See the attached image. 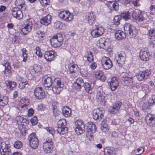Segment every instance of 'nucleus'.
<instances>
[{"label": "nucleus", "mask_w": 155, "mask_h": 155, "mask_svg": "<svg viewBox=\"0 0 155 155\" xmlns=\"http://www.w3.org/2000/svg\"><path fill=\"white\" fill-rule=\"evenodd\" d=\"M80 74L82 77L86 78L88 75L87 71L86 69L81 68L80 70Z\"/></svg>", "instance_id": "052dcab7"}, {"label": "nucleus", "mask_w": 155, "mask_h": 155, "mask_svg": "<svg viewBox=\"0 0 155 155\" xmlns=\"http://www.w3.org/2000/svg\"><path fill=\"white\" fill-rule=\"evenodd\" d=\"M35 50H36L35 53L38 56V58H40L42 56V54L40 48L38 46L36 47Z\"/></svg>", "instance_id": "13d9d810"}, {"label": "nucleus", "mask_w": 155, "mask_h": 155, "mask_svg": "<svg viewBox=\"0 0 155 155\" xmlns=\"http://www.w3.org/2000/svg\"><path fill=\"white\" fill-rule=\"evenodd\" d=\"M55 52L53 51H48L45 52L44 54L45 58L47 61H51L54 60Z\"/></svg>", "instance_id": "5701e85b"}, {"label": "nucleus", "mask_w": 155, "mask_h": 155, "mask_svg": "<svg viewBox=\"0 0 155 155\" xmlns=\"http://www.w3.org/2000/svg\"><path fill=\"white\" fill-rule=\"evenodd\" d=\"M142 72L145 79L148 78L151 73V70L149 69H146L145 70L142 71Z\"/></svg>", "instance_id": "8fccbe9b"}, {"label": "nucleus", "mask_w": 155, "mask_h": 155, "mask_svg": "<svg viewBox=\"0 0 155 155\" xmlns=\"http://www.w3.org/2000/svg\"><path fill=\"white\" fill-rule=\"evenodd\" d=\"M126 3L133 4L135 6H137V3L140 0H126Z\"/></svg>", "instance_id": "69168bd1"}, {"label": "nucleus", "mask_w": 155, "mask_h": 155, "mask_svg": "<svg viewBox=\"0 0 155 155\" xmlns=\"http://www.w3.org/2000/svg\"><path fill=\"white\" fill-rule=\"evenodd\" d=\"M41 5L45 6L50 5V0H39Z\"/></svg>", "instance_id": "680f3d73"}, {"label": "nucleus", "mask_w": 155, "mask_h": 155, "mask_svg": "<svg viewBox=\"0 0 155 155\" xmlns=\"http://www.w3.org/2000/svg\"><path fill=\"white\" fill-rule=\"evenodd\" d=\"M23 146L22 142L20 141H15L14 144V147L17 149H20Z\"/></svg>", "instance_id": "864d4df0"}, {"label": "nucleus", "mask_w": 155, "mask_h": 155, "mask_svg": "<svg viewBox=\"0 0 155 155\" xmlns=\"http://www.w3.org/2000/svg\"><path fill=\"white\" fill-rule=\"evenodd\" d=\"M30 83L28 81L20 83L19 84V87L20 89H23L26 87H28L30 85Z\"/></svg>", "instance_id": "3c124183"}, {"label": "nucleus", "mask_w": 155, "mask_h": 155, "mask_svg": "<svg viewBox=\"0 0 155 155\" xmlns=\"http://www.w3.org/2000/svg\"><path fill=\"white\" fill-rule=\"evenodd\" d=\"M28 140L31 148L33 149H35L38 147L39 141L35 133H32L28 136Z\"/></svg>", "instance_id": "39448f33"}, {"label": "nucleus", "mask_w": 155, "mask_h": 155, "mask_svg": "<svg viewBox=\"0 0 155 155\" xmlns=\"http://www.w3.org/2000/svg\"><path fill=\"white\" fill-rule=\"evenodd\" d=\"M63 24L60 21L55 23L54 26L55 28H58L60 29H62Z\"/></svg>", "instance_id": "774afa93"}, {"label": "nucleus", "mask_w": 155, "mask_h": 155, "mask_svg": "<svg viewBox=\"0 0 155 155\" xmlns=\"http://www.w3.org/2000/svg\"><path fill=\"white\" fill-rule=\"evenodd\" d=\"M52 37L56 39V40L58 42V43H59V41L61 42L59 44H60V45H59V47L62 45L64 39L61 33H58L56 35H54Z\"/></svg>", "instance_id": "4c0bfd02"}, {"label": "nucleus", "mask_w": 155, "mask_h": 155, "mask_svg": "<svg viewBox=\"0 0 155 155\" xmlns=\"http://www.w3.org/2000/svg\"><path fill=\"white\" fill-rule=\"evenodd\" d=\"M121 77L122 80L124 83V85L133 87L135 83L134 81L133 77L128 74L126 73H122Z\"/></svg>", "instance_id": "f03ea898"}, {"label": "nucleus", "mask_w": 155, "mask_h": 155, "mask_svg": "<svg viewBox=\"0 0 155 155\" xmlns=\"http://www.w3.org/2000/svg\"><path fill=\"white\" fill-rule=\"evenodd\" d=\"M118 81L116 77L112 78L111 79L110 86L112 91H115L118 87Z\"/></svg>", "instance_id": "c756f323"}, {"label": "nucleus", "mask_w": 155, "mask_h": 155, "mask_svg": "<svg viewBox=\"0 0 155 155\" xmlns=\"http://www.w3.org/2000/svg\"><path fill=\"white\" fill-rule=\"evenodd\" d=\"M15 5L17 7L22 10H25L26 9V5L24 0H16Z\"/></svg>", "instance_id": "cd10ccee"}, {"label": "nucleus", "mask_w": 155, "mask_h": 155, "mask_svg": "<svg viewBox=\"0 0 155 155\" xmlns=\"http://www.w3.org/2000/svg\"><path fill=\"white\" fill-rule=\"evenodd\" d=\"M132 17L135 20L139 21H143L147 17V15L145 12L138 11L137 12L134 11L132 13Z\"/></svg>", "instance_id": "6e6552de"}, {"label": "nucleus", "mask_w": 155, "mask_h": 155, "mask_svg": "<svg viewBox=\"0 0 155 155\" xmlns=\"http://www.w3.org/2000/svg\"><path fill=\"white\" fill-rule=\"evenodd\" d=\"M64 84L59 78H55L54 80V84L52 89L53 92L55 94L60 93L63 89Z\"/></svg>", "instance_id": "20e7f679"}, {"label": "nucleus", "mask_w": 155, "mask_h": 155, "mask_svg": "<svg viewBox=\"0 0 155 155\" xmlns=\"http://www.w3.org/2000/svg\"><path fill=\"white\" fill-rule=\"evenodd\" d=\"M0 151L2 155H11L12 152L10 145L4 142H1L0 144Z\"/></svg>", "instance_id": "423d86ee"}, {"label": "nucleus", "mask_w": 155, "mask_h": 155, "mask_svg": "<svg viewBox=\"0 0 155 155\" xmlns=\"http://www.w3.org/2000/svg\"><path fill=\"white\" fill-rule=\"evenodd\" d=\"M50 42L51 45V46L54 48H57L58 47H59V45L60 43L61 42H59L57 41V40H56V39L52 37L51 38L50 40Z\"/></svg>", "instance_id": "79ce46f5"}, {"label": "nucleus", "mask_w": 155, "mask_h": 155, "mask_svg": "<svg viewBox=\"0 0 155 155\" xmlns=\"http://www.w3.org/2000/svg\"><path fill=\"white\" fill-rule=\"evenodd\" d=\"M114 35L116 38L118 40L124 39L126 35L125 32H124L120 30L116 31L115 32Z\"/></svg>", "instance_id": "c85d7f7f"}, {"label": "nucleus", "mask_w": 155, "mask_h": 155, "mask_svg": "<svg viewBox=\"0 0 155 155\" xmlns=\"http://www.w3.org/2000/svg\"><path fill=\"white\" fill-rule=\"evenodd\" d=\"M23 11L18 8H14L11 10V12L14 17L19 20L22 19L23 17V14L22 12Z\"/></svg>", "instance_id": "f3484780"}, {"label": "nucleus", "mask_w": 155, "mask_h": 155, "mask_svg": "<svg viewBox=\"0 0 155 155\" xmlns=\"http://www.w3.org/2000/svg\"><path fill=\"white\" fill-rule=\"evenodd\" d=\"M46 130L48 132L51 134L53 136H54V135L55 134V131L54 129L51 127H47L46 128Z\"/></svg>", "instance_id": "bf43d9fd"}, {"label": "nucleus", "mask_w": 155, "mask_h": 155, "mask_svg": "<svg viewBox=\"0 0 155 155\" xmlns=\"http://www.w3.org/2000/svg\"><path fill=\"white\" fill-rule=\"evenodd\" d=\"M142 110L145 112H148L150 110V106L147 102L144 103L142 106Z\"/></svg>", "instance_id": "de8ad7c7"}, {"label": "nucleus", "mask_w": 155, "mask_h": 155, "mask_svg": "<svg viewBox=\"0 0 155 155\" xmlns=\"http://www.w3.org/2000/svg\"><path fill=\"white\" fill-rule=\"evenodd\" d=\"M5 84L8 89L10 90H13L16 87V83L15 82L12 81H6Z\"/></svg>", "instance_id": "72a5a7b5"}, {"label": "nucleus", "mask_w": 155, "mask_h": 155, "mask_svg": "<svg viewBox=\"0 0 155 155\" xmlns=\"http://www.w3.org/2000/svg\"><path fill=\"white\" fill-rule=\"evenodd\" d=\"M105 4L111 11L113 10L116 11L119 8V4L117 2H116L115 0L111 1H107Z\"/></svg>", "instance_id": "6ab92c4d"}, {"label": "nucleus", "mask_w": 155, "mask_h": 155, "mask_svg": "<svg viewBox=\"0 0 155 155\" xmlns=\"http://www.w3.org/2000/svg\"><path fill=\"white\" fill-rule=\"evenodd\" d=\"M96 98L98 102L101 103L102 104H104L105 103V94L100 90H98L97 92Z\"/></svg>", "instance_id": "393cba45"}, {"label": "nucleus", "mask_w": 155, "mask_h": 155, "mask_svg": "<svg viewBox=\"0 0 155 155\" xmlns=\"http://www.w3.org/2000/svg\"><path fill=\"white\" fill-rule=\"evenodd\" d=\"M30 121L33 125H36L38 122V118L36 116H34L30 120Z\"/></svg>", "instance_id": "338daca9"}, {"label": "nucleus", "mask_w": 155, "mask_h": 155, "mask_svg": "<svg viewBox=\"0 0 155 155\" xmlns=\"http://www.w3.org/2000/svg\"><path fill=\"white\" fill-rule=\"evenodd\" d=\"M120 15L121 18H123L125 20L129 19L130 17V15L129 12L122 13Z\"/></svg>", "instance_id": "5fc2aeb1"}, {"label": "nucleus", "mask_w": 155, "mask_h": 155, "mask_svg": "<svg viewBox=\"0 0 155 155\" xmlns=\"http://www.w3.org/2000/svg\"><path fill=\"white\" fill-rule=\"evenodd\" d=\"M42 82L43 86L46 90H50L52 88L53 80L52 77L48 75H46L43 77Z\"/></svg>", "instance_id": "0eeeda50"}, {"label": "nucleus", "mask_w": 155, "mask_h": 155, "mask_svg": "<svg viewBox=\"0 0 155 155\" xmlns=\"http://www.w3.org/2000/svg\"><path fill=\"white\" fill-rule=\"evenodd\" d=\"M126 55L125 52H121L116 55L115 59L119 66H122L123 64L126 60Z\"/></svg>", "instance_id": "dca6fc26"}, {"label": "nucleus", "mask_w": 155, "mask_h": 155, "mask_svg": "<svg viewBox=\"0 0 155 155\" xmlns=\"http://www.w3.org/2000/svg\"><path fill=\"white\" fill-rule=\"evenodd\" d=\"M62 113L65 117H69L71 116V110L68 107L65 106L62 110Z\"/></svg>", "instance_id": "e433bc0d"}, {"label": "nucleus", "mask_w": 155, "mask_h": 155, "mask_svg": "<svg viewBox=\"0 0 155 155\" xmlns=\"http://www.w3.org/2000/svg\"><path fill=\"white\" fill-rule=\"evenodd\" d=\"M122 103L120 101H117L113 104L112 108L110 110V112L112 114L116 113L120 109Z\"/></svg>", "instance_id": "7c9ffc66"}, {"label": "nucleus", "mask_w": 155, "mask_h": 155, "mask_svg": "<svg viewBox=\"0 0 155 155\" xmlns=\"http://www.w3.org/2000/svg\"><path fill=\"white\" fill-rule=\"evenodd\" d=\"M107 42L106 41L105 38H101L98 41L97 46L100 48L105 49H107Z\"/></svg>", "instance_id": "2f4dec72"}, {"label": "nucleus", "mask_w": 155, "mask_h": 155, "mask_svg": "<svg viewBox=\"0 0 155 155\" xmlns=\"http://www.w3.org/2000/svg\"><path fill=\"white\" fill-rule=\"evenodd\" d=\"M66 120L65 119H62L59 120L58 122V127H67Z\"/></svg>", "instance_id": "09e8293b"}, {"label": "nucleus", "mask_w": 155, "mask_h": 155, "mask_svg": "<svg viewBox=\"0 0 155 155\" xmlns=\"http://www.w3.org/2000/svg\"><path fill=\"white\" fill-rule=\"evenodd\" d=\"M104 113V111L99 108L94 109L93 111V118L95 120L101 119L103 117Z\"/></svg>", "instance_id": "a211bd4d"}, {"label": "nucleus", "mask_w": 155, "mask_h": 155, "mask_svg": "<svg viewBox=\"0 0 155 155\" xmlns=\"http://www.w3.org/2000/svg\"><path fill=\"white\" fill-rule=\"evenodd\" d=\"M8 97L6 96L0 94V106H4L8 103Z\"/></svg>", "instance_id": "f704fd0d"}, {"label": "nucleus", "mask_w": 155, "mask_h": 155, "mask_svg": "<svg viewBox=\"0 0 155 155\" xmlns=\"http://www.w3.org/2000/svg\"><path fill=\"white\" fill-rule=\"evenodd\" d=\"M75 132L77 135H80L84 132L85 126L82 120H77L75 123Z\"/></svg>", "instance_id": "9b49d317"}, {"label": "nucleus", "mask_w": 155, "mask_h": 155, "mask_svg": "<svg viewBox=\"0 0 155 155\" xmlns=\"http://www.w3.org/2000/svg\"><path fill=\"white\" fill-rule=\"evenodd\" d=\"M121 17L120 15H117L115 16L114 18V24L118 25L120 23V19Z\"/></svg>", "instance_id": "603ef678"}, {"label": "nucleus", "mask_w": 155, "mask_h": 155, "mask_svg": "<svg viewBox=\"0 0 155 155\" xmlns=\"http://www.w3.org/2000/svg\"><path fill=\"white\" fill-rule=\"evenodd\" d=\"M150 55L149 51L143 50H141L140 52L139 57L140 59L143 61H148Z\"/></svg>", "instance_id": "4be33fe9"}, {"label": "nucleus", "mask_w": 155, "mask_h": 155, "mask_svg": "<svg viewBox=\"0 0 155 155\" xmlns=\"http://www.w3.org/2000/svg\"><path fill=\"white\" fill-rule=\"evenodd\" d=\"M21 51L22 52V56L23 58L22 61L25 62L28 58V54L27 53V51L25 48H23L21 49Z\"/></svg>", "instance_id": "a18cd8bd"}, {"label": "nucleus", "mask_w": 155, "mask_h": 155, "mask_svg": "<svg viewBox=\"0 0 155 155\" xmlns=\"http://www.w3.org/2000/svg\"><path fill=\"white\" fill-rule=\"evenodd\" d=\"M13 66L14 68L17 69L21 68L23 67L22 63L19 62H13Z\"/></svg>", "instance_id": "e2e57ef3"}, {"label": "nucleus", "mask_w": 155, "mask_h": 155, "mask_svg": "<svg viewBox=\"0 0 155 155\" xmlns=\"http://www.w3.org/2000/svg\"><path fill=\"white\" fill-rule=\"evenodd\" d=\"M2 65L5 67V70L3 72L6 76L8 77L11 74V67L9 62L8 61H5Z\"/></svg>", "instance_id": "b1692460"}, {"label": "nucleus", "mask_w": 155, "mask_h": 155, "mask_svg": "<svg viewBox=\"0 0 155 155\" xmlns=\"http://www.w3.org/2000/svg\"><path fill=\"white\" fill-rule=\"evenodd\" d=\"M85 19L88 23L90 25H92L95 20L96 16L92 12H89L87 13L85 17Z\"/></svg>", "instance_id": "a878e982"}, {"label": "nucleus", "mask_w": 155, "mask_h": 155, "mask_svg": "<svg viewBox=\"0 0 155 155\" xmlns=\"http://www.w3.org/2000/svg\"><path fill=\"white\" fill-rule=\"evenodd\" d=\"M33 70L35 73L38 74L41 71V68L40 66L35 64L34 65Z\"/></svg>", "instance_id": "0e129e2a"}, {"label": "nucleus", "mask_w": 155, "mask_h": 155, "mask_svg": "<svg viewBox=\"0 0 155 155\" xmlns=\"http://www.w3.org/2000/svg\"><path fill=\"white\" fill-rule=\"evenodd\" d=\"M28 106L23 104H20L18 107V109L21 113L26 110L28 107Z\"/></svg>", "instance_id": "49530a36"}, {"label": "nucleus", "mask_w": 155, "mask_h": 155, "mask_svg": "<svg viewBox=\"0 0 155 155\" xmlns=\"http://www.w3.org/2000/svg\"><path fill=\"white\" fill-rule=\"evenodd\" d=\"M96 78L102 81H104L106 78L103 72L101 71H97L95 72Z\"/></svg>", "instance_id": "473e14b6"}, {"label": "nucleus", "mask_w": 155, "mask_h": 155, "mask_svg": "<svg viewBox=\"0 0 155 155\" xmlns=\"http://www.w3.org/2000/svg\"><path fill=\"white\" fill-rule=\"evenodd\" d=\"M104 28L102 26H97L95 29L93 30L91 35L93 37L97 38L102 35L104 32Z\"/></svg>", "instance_id": "ddd939ff"}, {"label": "nucleus", "mask_w": 155, "mask_h": 155, "mask_svg": "<svg viewBox=\"0 0 155 155\" xmlns=\"http://www.w3.org/2000/svg\"><path fill=\"white\" fill-rule=\"evenodd\" d=\"M86 90L89 94H91L92 92V89L90 84L88 83H84V86Z\"/></svg>", "instance_id": "37998d69"}, {"label": "nucleus", "mask_w": 155, "mask_h": 155, "mask_svg": "<svg viewBox=\"0 0 155 155\" xmlns=\"http://www.w3.org/2000/svg\"><path fill=\"white\" fill-rule=\"evenodd\" d=\"M53 145L52 139L50 138L47 139L43 145V149L45 152L48 153H51L52 151Z\"/></svg>", "instance_id": "9d476101"}, {"label": "nucleus", "mask_w": 155, "mask_h": 155, "mask_svg": "<svg viewBox=\"0 0 155 155\" xmlns=\"http://www.w3.org/2000/svg\"><path fill=\"white\" fill-rule=\"evenodd\" d=\"M114 151L113 148L111 147H107L104 149V150L105 155H112Z\"/></svg>", "instance_id": "ea45409f"}, {"label": "nucleus", "mask_w": 155, "mask_h": 155, "mask_svg": "<svg viewBox=\"0 0 155 155\" xmlns=\"http://www.w3.org/2000/svg\"><path fill=\"white\" fill-rule=\"evenodd\" d=\"M20 103L29 106L30 101L28 99L25 97H23L20 100Z\"/></svg>", "instance_id": "6e6d98bb"}, {"label": "nucleus", "mask_w": 155, "mask_h": 155, "mask_svg": "<svg viewBox=\"0 0 155 155\" xmlns=\"http://www.w3.org/2000/svg\"><path fill=\"white\" fill-rule=\"evenodd\" d=\"M145 120L148 125L152 126L155 123V116L150 113H147L145 117Z\"/></svg>", "instance_id": "aec40b11"}, {"label": "nucleus", "mask_w": 155, "mask_h": 155, "mask_svg": "<svg viewBox=\"0 0 155 155\" xmlns=\"http://www.w3.org/2000/svg\"><path fill=\"white\" fill-rule=\"evenodd\" d=\"M17 123L18 125H24V123L27 121V120L20 116H17L15 118Z\"/></svg>", "instance_id": "58836bf2"}, {"label": "nucleus", "mask_w": 155, "mask_h": 155, "mask_svg": "<svg viewBox=\"0 0 155 155\" xmlns=\"http://www.w3.org/2000/svg\"><path fill=\"white\" fill-rule=\"evenodd\" d=\"M76 66V64H73L69 66L68 67L70 74H73V75L71 74V77H75L76 76V75H75V69Z\"/></svg>", "instance_id": "c03bdc74"}, {"label": "nucleus", "mask_w": 155, "mask_h": 155, "mask_svg": "<svg viewBox=\"0 0 155 155\" xmlns=\"http://www.w3.org/2000/svg\"><path fill=\"white\" fill-rule=\"evenodd\" d=\"M124 29L126 35L130 38L136 37L137 31L134 26L129 23H126L124 25Z\"/></svg>", "instance_id": "f257e3e1"}, {"label": "nucleus", "mask_w": 155, "mask_h": 155, "mask_svg": "<svg viewBox=\"0 0 155 155\" xmlns=\"http://www.w3.org/2000/svg\"><path fill=\"white\" fill-rule=\"evenodd\" d=\"M142 71H140L137 74L136 77L139 81H141L145 79Z\"/></svg>", "instance_id": "4d7b16f0"}, {"label": "nucleus", "mask_w": 155, "mask_h": 155, "mask_svg": "<svg viewBox=\"0 0 155 155\" xmlns=\"http://www.w3.org/2000/svg\"><path fill=\"white\" fill-rule=\"evenodd\" d=\"M106 120H104L101 124V130L105 133L107 132L109 130V127L106 123Z\"/></svg>", "instance_id": "c9c22d12"}, {"label": "nucleus", "mask_w": 155, "mask_h": 155, "mask_svg": "<svg viewBox=\"0 0 155 155\" xmlns=\"http://www.w3.org/2000/svg\"><path fill=\"white\" fill-rule=\"evenodd\" d=\"M87 132L86 134V137L91 141L93 140V133L96 130V126L95 124L92 122H88L86 125Z\"/></svg>", "instance_id": "7ed1b4c3"}, {"label": "nucleus", "mask_w": 155, "mask_h": 155, "mask_svg": "<svg viewBox=\"0 0 155 155\" xmlns=\"http://www.w3.org/2000/svg\"><path fill=\"white\" fill-rule=\"evenodd\" d=\"M34 95L37 99H40L45 97V93L41 87H37L34 90Z\"/></svg>", "instance_id": "2eb2a0df"}, {"label": "nucleus", "mask_w": 155, "mask_h": 155, "mask_svg": "<svg viewBox=\"0 0 155 155\" xmlns=\"http://www.w3.org/2000/svg\"><path fill=\"white\" fill-rule=\"evenodd\" d=\"M58 16L61 19L67 22L71 21L73 18V15L68 11H61L59 13Z\"/></svg>", "instance_id": "1a4fd4ad"}, {"label": "nucleus", "mask_w": 155, "mask_h": 155, "mask_svg": "<svg viewBox=\"0 0 155 155\" xmlns=\"http://www.w3.org/2000/svg\"><path fill=\"white\" fill-rule=\"evenodd\" d=\"M33 25L31 21H28L25 24L23 28L20 30V33L24 35H26L32 30Z\"/></svg>", "instance_id": "f8f14e48"}, {"label": "nucleus", "mask_w": 155, "mask_h": 155, "mask_svg": "<svg viewBox=\"0 0 155 155\" xmlns=\"http://www.w3.org/2000/svg\"><path fill=\"white\" fill-rule=\"evenodd\" d=\"M51 15L48 14L40 20L41 24L45 26L49 24L51 21Z\"/></svg>", "instance_id": "bb28decb"}, {"label": "nucleus", "mask_w": 155, "mask_h": 155, "mask_svg": "<svg viewBox=\"0 0 155 155\" xmlns=\"http://www.w3.org/2000/svg\"><path fill=\"white\" fill-rule=\"evenodd\" d=\"M84 82L83 80L81 78H78L73 84L74 87L77 91L81 90L82 87L84 86Z\"/></svg>", "instance_id": "412c9836"}, {"label": "nucleus", "mask_w": 155, "mask_h": 155, "mask_svg": "<svg viewBox=\"0 0 155 155\" xmlns=\"http://www.w3.org/2000/svg\"><path fill=\"white\" fill-rule=\"evenodd\" d=\"M101 64L104 68L105 70L110 69L113 66L112 62L110 58L105 56L102 57Z\"/></svg>", "instance_id": "4468645a"}, {"label": "nucleus", "mask_w": 155, "mask_h": 155, "mask_svg": "<svg viewBox=\"0 0 155 155\" xmlns=\"http://www.w3.org/2000/svg\"><path fill=\"white\" fill-rule=\"evenodd\" d=\"M68 129L67 127H58L57 131L59 134L64 135L68 132Z\"/></svg>", "instance_id": "a19ab883"}]
</instances>
